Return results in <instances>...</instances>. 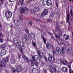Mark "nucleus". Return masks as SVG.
I'll use <instances>...</instances> for the list:
<instances>
[{"label":"nucleus","mask_w":73,"mask_h":73,"mask_svg":"<svg viewBox=\"0 0 73 73\" xmlns=\"http://www.w3.org/2000/svg\"><path fill=\"white\" fill-rule=\"evenodd\" d=\"M44 60L46 62H48V60H47V58L45 57H44Z\"/></svg>","instance_id":"obj_52"},{"label":"nucleus","mask_w":73,"mask_h":73,"mask_svg":"<svg viewBox=\"0 0 73 73\" xmlns=\"http://www.w3.org/2000/svg\"><path fill=\"white\" fill-rule=\"evenodd\" d=\"M14 40L15 42L14 44L16 45L17 46H19V48L20 49V46H21V44L19 43V41L16 38L14 39Z\"/></svg>","instance_id":"obj_3"},{"label":"nucleus","mask_w":73,"mask_h":73,"mask_svg":"<svg viewBox=\"0 0 73 73\" xmlns=\"http://www.w3.org/2000/svg\"><path fill=\"white\" fill-rule=\"evenodd\" d=\"M10 61L11 64H15L16 62V60L14 58H12L10 60Z\"/></svg>","instance_id":"obj_16"},{"label":"nucleus","mask_w":73,"mask_h":73,"mask_svg":"<svg viewBox=\"0 0 73 73\" xmlns=\"http://www.w3.org/2000/svg\"><path fill=\"white\" fill-rule=\"evenodd\" d=\"M34 62L36 66L37 67H38V63L37 62V61Z\"/></svg>","instance_id":"obj_32"},{"label":"nucleus","mask_w":73,"mask_h":73,"mask_svg":"<svg viewBox=\"0 0 73 73\" xmlns=\"http://www.w3.org/2000/svg\"><path fill=\"white\" fill-rule=\"evenodd\" d=\"M55 36L56 38H60V36H62V33H61L60 34H59L58 35V36H57L56 34H55Z\"/></svg>","instance_id":"obj_15"},{"label":"nucleus","mask_w":73,"mask_h":73,"mask_svg":"<svg viewBox=\"0 0 73 73\" xmlns=\"http://www.w3.org/2000/svg\"><path fill=\"white\" fill-rule=\"evenodd\" d=\"M36 51L37 52V53L39 55V58H42L43 57V56L41 55H40V50H37V48H36Z\"/></svg>","instance_id":"obj_12"},{"label":"nucleus","mask_w":73,"mask_h":73,"mask_svg":"<svg viewBox=\"0 0 73 73\" xmlns=\"http://www.w3.org/2000/svg\"><path fill=\"white\" fill-rule=\"evenodd\" d=\"M70 13L71 14V16H73V10H70Z\"/></svg>","instance_id":"obj_38"},{"label":"nucleus","mask_w":73,"mask_h":73,"mask_svg":"<svg viewBox=\"0 0 73 73\" xmlns=\"http://www.w3.org/2000/svg\"><path fill=\"white\" fill-rule=\"evenodd\" d=\"M29 24L30 25H32V22L30 21L29 22Z\"/></svg>","instance_id":"obj_50"},{"label":"nucleus","mask_w":73,"mask_h":73,"mask_svg":"<svg viewBox=\"0 0 73 73\" xmlns=\"http://www.w3.org/2000/svg\"><path fill=\"white\" fill-rule=\"evenodd\" d=\"M51 39H53L54 40H56L55 38H54V36H53L52 35L51 36Z\"/></svg>","instance_id":"obj_51"},{"label":"nucleus","mask_w":73,"mask_h":73,"mask_svg":"<svg viewBox=\"0 0 73 73\" xmlns=\"http://www.w3.org/2000/svg\"><path fill=\"white\" fill-rule=\"evenodd\" d=\"M31 66L32 67V66L35 65V63L33 62V60H31Z\"/></svg>","instance_id":"obj_29"},{"label":"nucleus","mask_w":73,"mask_h":73,"mask_svg":"<svg viewBox=\"0 0 73 73\" xmlns=\"http://www.w3.org/2000/svg\"><path fill=\"white\" fill-rule=\"evenodd\" d=\"M64 45H65V46H68V45H69V43H67V44H65Z\"/></svg>","instance_id":"obj_54"},{"label":"nucleus","mask_w":73,"mask_h":73,"mask_svg":"<svg viewBox=\"0 0 73 73\" xmlns=\"http://www.w3.org/2000/svg\"><path fill=\"white\" fill-rule=\"evenodd\" d=\"M32 58L34 62H35V61H37V60L35 58V57H34V56H32Z\"/></svg>","instance_id":"obj_33"},{"label":"nucleus","mask_w":73,"mask_h":73,"mask_svg":"<svg viewBox=\"0 0 73 73\" xmlns=\"http://www.w3.org/2000/svg\"><path fill=\"white\" fill-rule=\"evenodd\" d=\"M5 48V45L4 44H2L0 46V48L1 49H3Z\"/></svg>","instance_id":"obj_27"},{"label":"nucleus","mask_w":73,"mask_h":73,"mask_svg":"<svg viewBox=\"0 0 73 73\" xmlns=\"http://www.w3.org/2000/svg\"><path fill=\"white\" fill-rule=\"evenodd\" d=\"M25 48V44H24V43H23L22 46V49H24Z\"/></svg>","instance_id":"obj_42"},{"label":"nucleus","mask_w":73,"mask_h":73,"mask_svg":"<svg viewBox=\"0 0 73 73\" xmlns=\"http://www.w3.org/2000/svg\"><path fill=\"white\" fill-rule=\"evenodd\" d=\"M5 54H6V51L4 49H2L0 52V56H4Z\"/></svg>","instance_id":"obj_8"},{"label":"nucleus","mask_w":73,"mask_h":73,"mask_svg":"<svg viewBox=\"0 0 73 73\" xmlns=\"http://www.w3.org/2000/svg\"><path fill=\"white\" fill-rule=\"evenodd\" d=\"M43 35H44L45 36H46V33L45 32H44L43 33Z\"/></svg>","instance_id":"obj_63"},{"label":"nucleus","mask_w":73,"mask_h":73,"mask_svg":"<svg viewBox=\"0 0 73 73\" xmlns=\"http://www.w3.org/2000/svg\"><path fill=\"white\" fill-rule=\"evenodd\" d=\"M17 70L18 72H21L23 70V68H22L21 65H19L17 66Z\"/></svg>","instance_id":"obj_4"},{"label":"nucleus","mask_w":73,"mask_h":73,"mask_svg":"<svg viewBox=\"0 0 73 73\" xmlns=\"http://www.w3.org/2000/svg\"><path fill=\"white\" fill-rule=\"evenodd\" d=\"M25 31L27 33H29V30L28 29V28H26L25 29Z\"/></svg>","instance_id":"obj_31"},{"label":"nucleus","mask_w":73,"mask_h":73,"mask_svg":"<svg viewBox=\"0 0 73 73\" xmlns=\"http://www.w3.org/2000/svg\"><path fill=\"white\" fill-rule=\"evenodd\" d=\"M0 66L3 67H5V66H6V64H5L4 62L2 61L0 63Z\"/></svg>","instance_id":"obj_13"},{"label":"nucleus","mask_w":73,"mask_h":73,"mask_svg":"<svg viewBox=\"0 0 73 73\" xmlns=\"http://www.w3.org/2000/svg\"><path fill=\"white\" fill-rule=\"evenodd\" d=\"M1 2L0 5V6H1V4L3 3V0H1Z\"/></svg>","instance_id":"obj_57"},{"label":"nucleus","mask_w":73,"mask_h":73,"mask_svg":"<svg viewBox=\"0 0 73 73\" xmlns=\"http://www.w3.org/2000/svg\"><path fill=\"white\" fill-rule=\"evenodd\" d=\"M69 15H70V14L69 13L67 15L66 21L68 23H69V19H70V18H69Z\"/></svg>","instance_id":"obj_21"},{"label":"nucleus","mask_w":73,"mask_h":73,"mask_svg":"<svg viewBox=\"0 0 73 73\" xmlns=\"http://www.w3.org/2000/svg\"><path fill=\"white\" fill-rule=\"evenodd\" d=\"M59 24L58 22L57 21L56 22L55 24V26L56 27L55 29L57 32H61V29H60V28L59 27Z\"/></svg>","instance_id":"obj_2"},{"label":"nucleus","mask_w":73,"mask_h":73,"mask_svg":"<svg viewBox=\"0 0 73 73\" xmlns=\"http://www.w3.org/2000/svg\"><path fill=\"white\" fill-rule=\"evenodd\" d=\"M5 73H9V72L7 70H5Z\"/></svg>","instance_id":"obj_55"},{"label":"nucleus","mask_w":73,"mask_h":73,"mask_svg":"<svg viewBox=\"0 0 73 73\" xmlns=\"http://www.w3.org/2000/svg\"><path fill=\"white\" fill-rule=\"evenodd\" d=\"M48 0H43L42 2H48Z\"/></svg>","instance_id":"obj_60"},{"label":"nucleus","mask_w":73,"mask_h":73,"mask_svg":"<svg viewBox=\"0 0 73 73\" xmlns=\"http://www.w3.org/2000/svg\"><path fill=\"white\" fill-rule=\"evenodd\" d=\"M48 13V10L46 9H44V12L42 13L41 15L42 16H45V15H47Z\"/></svg>","instance_id":"obj_6"},{"label":"nucleus","mask_w":73,"mask_h":73,"mask_svg":"<svg viewBox=\"0 0 73 73\" xmlns=\"http://www.w3.org/2000/svg\"><path fill=\"white\" fill-rule=\"evenodd\" d=\"M16 36L17 37H20V35H19V33H17L16 34Z\"/></svg>","instance_id":"obj_44"},{"label":"nucleus","mask_w":73,"mask_h":73,"mask_svg":"<svg viewBox=\"0 0 73 73\" xmlns=\"http://www.w3.org/2000/svg\"><path fill=\"white\" fill-rule=\"evenodd\" d=\"M68 68H69V73H72V68H71V66L70 65H68Z\"/></svg>","instance_id":"obj_26"},{"label":"nucleus","mask_w":73,"mask_h":73,"mask_svg":"<svg viewBox=\"0 0 73 73\" xmlns=\"http://www.w3.org/2000/svg\"><path fill=\"white\" fill-rule=\"evenodd\" d=\"M56 7L57 8H58V3L57 2L56 3Z\"/></svg>","instance_id":"obj_58"},{"label":"nucleus","mask_w":73,"mask_h":73,"mask_svg":"<svg viewBox=\"0 0 73 73\" xmlns=\"http://www.w3.org/2000/svg\"><path fill=\"white\" fill-rule=\"evenodd\" d=\"M70 54L71 55V56H73V52H70Z\"/></svg>","instance_id":"obj_59"},{"label":"nucleus","mask_w":73,"mask_h":73,"mask_svg":"<svg viewBox=\"0 0 73 73\" xmlns=\"http://www.w3.org/2000/svg\"><path fill=\"white\" fill-rule=\"evenodd\" d=\"M47 5L48 6H52V1L50 0H48L47 2Z\"/></svg>","instance_id":"obj_14"},{"label":"nucleus","mask_w":73,"mask_h":73,"mask_svg":"<svg viewBox=\"0 0 73 73\" xmlns=\"http://www.w3.org/2000/svg\"><path fill=\"white\" fill-rule=\"evenodd\" d=\"M29 37L26 34H25L24 37H22L21 39H22L23 41L24 40V38L25 40L26 41H28V40H29Z\"/></svg>","instance_id":"obj_9"},{"label":"nucleus","mask_w":73,"mask_h":73,"mask_svg":"<svg viewBox=\"0 0 73 73\" xmlns=\"http://www.w3.org/2000/svg\"><path fill=\"white\" fill-rule=\"evenodd\" d=\"M17 6L16 5V7H15V11H16V10H17Z\"/></svg>","instance_id":"obj_56"},{"label":"nucleus","mask_w":73,"mask_h":73,"mask_svg":"<svg viewBox=\"0 0 73 73\" xmlns=\"http://www.w3.org/2000/svg\"><path fill=\"white\" fill-rule=\"evenodd\" d=\"M14 23H15V24L16 25L17 27H19L21 24V23L19 21H14Z\"/></svg>","instance_id":"obj_10"},{"label":"nucleus","mask_w":73,"mask_h":73,"mask_svg":"<svg viewBox=\"0 0 73 73\" xmlns=\"http://www.w3.org/2000/svg\"><path fill=\"white\" fill-rule=\"evenodd\" d=\"M72 49V47H70L67 50V52L68 53H69L70 51Z\"/></svg>","instance_id":"obj_22"},{"label":"nucleus","mask_w":73,"mask_h":73,"mask_svg":"<svg viewBox=\"0 0 73 73\" xmlns=\"http://www.w3.org/2000/svg\"><path fill=\"white\" fill-rule=\"evenodd\" d=\"M63 40V39H62L61 42L60 43V45H62L64 44V42H62V41H63V40Z\"/></svg>","instance_id":"obj_35"},{"label":"nucleus","mask_w":73,"mask_h":73,"mask_svg":"<svg viewBox=\"0 0 73 73\" xmlns=\"http://www.w3.org/2000/svg\"><path fill=\"white\" fill-rule=\"evenodd\" d=\"M52 52H53V54L54 56V54L55 53V50L54 48H52Z\"/></svg>","instance_id":"obj_39"},{"label":"nucleus","mask_w":73,"mask_h":73,"mask_svg":"<svg viewBox=\"0 0 73 73\" xmlns=\"http://www.w3.org/2000/svg\"><path fill=\"white\" fill-rule=\"evenodd\" d=\"M53 70L55 73L57 72V70H56V68H53Z\"/></svg>","instance_id":"obj_46"},{"label":"nucleus","mask_w":73,"mask_h":73,"mask_svg":"<svg viewBox=\"0 0 73 73\" xmlns=\"http://www.w3.org/2000/svg\"><path fill=\"white\" fill-rule=\"evenodd\" d=\"M65 63H64V65H68L69 64V62H68V61L66 60H64Z\"/></svg>","instance_id":"obj_25"},{"label":"nucleus","mask_w":73,"mask_h":73,"mask_svg":"<svg viewBox=\"0 0 73 73\" xmlns=\"http://www.w3.org/2000/svg\"><path fill=\"white\" fill-rule=\"evenodd\" d=\"M48 34H49V35H50V36H52V35L51 33H50L49 32H48Z\"/></svg>","instance_id":"obj_61"},{"label":"nucleus","mask_w":73,"mask_h":73,"mask_svg":"<svg viewBox=\"0 0 73 73\" xmlns=\"http://www.w3.org/2000/svg\"><path fill=\"white\" fill-rule=\"evenodd\" d=\"M69 36L68 35H67L66 36V38H65L66 40H69Z\"/></svg>","instance_id":"obj_36"},{"label":"nucleus","mask_w":73,"mask_h":73,"mask_svg":"<svg viewBox=\"0 0 73 73\" xmlns=\"http://www.w3.org/2000/svg\"><path fill=\"white\" fill-rule=\"evenodd\" d=\"M55 15V12L53 11L50 14V16L51 17H54V15Z\"/></svg>","instance_id":"obj_18"},{"label":"nucleus","mask_w":73,"mask_h":73,"mask_svg":"<svg viewBox=\"0 0 73 73\" xmlns=\"http://www.w3.org/2000/svg\"><path fill=\"white\" fill-rule=\"evenodd\" d=\"M30 36L31 38H33L35 37V36L34 34L32 33H30Z\"/></svg>","instance_id":"obj_19"},{"label":"nucleus","mask_w":73,"mask_h":73,"mask_svg":"<svg viewBox=\"0 0 73 73\" xmlns=\"http://www.w3.org/2000/svg\"><path fill=\"white\" fill-rule=\"evenodd\" d=\"M42 3L44 6V5H47V2H42Z\"/></svg>","instance_id":"obj_40"},{"label":"nucleus","mask_w":73,"mask_h":73,"mask_svg":"<svg viewBox=\"0 0 73 73\" xmlns=\"http://www.w3.org/2000/svg\"><path fill=\"white\" fill-rule=\"evenodd\" d=\"M52 57H49L48 58V60L50 62H51L52 61Z\"/></svg>","instance_id":"obj_41"},{"label":"nucleus","mask_w":73,"mask_h":73,"mask_svg":"<svg viewBox=\"0 0 73 73\" xmlns=\"http://www.w3.org/2000/svg\"><path fill=\"white\" fill-rule=\"evenodd\" d=\"M19 18L20 20L21 21V20H23V15H21V14H20L19 15Z\"/></svg>","instance_id":"obj_24"},{"label":"nucleus","mask_w":73,"mask_h":73,"mask_svg":"<svg viewBox=\"0 0 73 73\" xmlns=\"http://www.w3.org/2000/svg\"><path fill=\"white\" fill-rule=\"evenodd\" d=\"M33 46H35V48H36V49H37V50H38V48H37V46H36V43H35L34 42L33 43Z\"/></svg>","instance_id":"obj_37"},{"label":"nucleus","mask_w":73,"mask_h":73,"mask_svg":"<svg viewBox=\"0 0 73 73\" xmlns=\"http://www.w3.org/2000/svg\"><path fill=\"white\" fill-rule=\"evenodd\" d=\"M0 42L2 43L3 42V40L0 39Z\"/></svg>","instance_id":"obj_53"},{"label":"nucleus","mask_w":73,"mask_h":73,"mask_svg":"<svg viewBox=\"0 0 73 73\" xmlns=\"http://www.w3.org/2000/svg\"><path fill=\"white\" fill-rule=\"evenodd\" d=\"M62 51L60 50V48L59 47H57L55 49L56 52L55 54L56 55H60L61 53V52H62V54H64V47L63 46L62 47Z\"/></svg>","instance_id":"obj_1"},{"label":"nucleus","mask_w":73,"mask_h":73,"mask_svg":"<svg viewBox=\"0 0 73 73\" xmlns=\"http://www.w3.org/2000/svg\"><path fill=\"white\" fill-rule=\"evenodd\" d=\"M72 40H73V32H72Z\"/></svg>","instance_id":"obj_64"},{"label":"nucleus","mask_w":73,"mask_h":73,"mask_svg":"<svg viewBox=\"0 0 73 73\" xmlns=\"http://www.w3.org/2000/svg\"><path fill=\"white\" fill-rule=\"evenodd\" d=\"M38 73V70H37L36 69H33L32 70V73Z\"/></svg>","instance_id":"obj_17"},{"label":"nucleus","mask_w":73,"mask_h":73,"mask_svg":"<svg viewBox=\"0 0 73 73\" xmlns=\"http://www.w3.org/2000/svg\"><path fill=\"white\" fill-rule=\"evenodd\" d=\"M22 57L24 59V60H25V59H26V60H28V58H27V56H26L23 55H22Z\"/></svg>","instance_id":"obj_28"},{"label":"nucleus","mask_w":73,"mask_h":73,"mask_svg":"<svg viewBox=\"0 0 73 73\" xmlns=\"http://www.w3.org/2000/svg\"><path fill=\"white\" fill-rule=\"evenodd\" d=\"M4 61L5 62H7L8 61H9V59H8V57H7L6 58L4 59Z\"/></svg>","instance_id":"obj_23"},{"label":"nucleus","mask_w":73,"mask_h":73,"mask_svg":"<svg viewBox=\"0 0 73 73\" xmlns=\"http://www.w3.org/2000/svg\"><path fill=\"white\" fill-rule=\"evenodd\" d=\"M64 67H63L61 69L64 72Z\"/></svg>","instance_id":"obj_62"},{"label":"nucleus","mask_w":73,"mask_h":73,"mask_svg":"<svg viewBox=\"0 0 73 73\" xmlns=\"http://www.w3.org/2000/svg\"><path fill=\"white\" fill-rule=\"evenodd\" d=\"M34 20L37 21H41V20L40 19H34Z\"/></svg>","instance_id":"obj_45"},{"label":"nucleus","mask_w":73,"mask_h":73,"mask_svg":"<svg viewBox=\"0 0 73 73\" xmlns=\"http://www.w3.org/2000/svg\"><path fill=\"white\" fill-rule=\"evenodd\" d=\"M42 38L43 40L44 44H46V40L45 38H44V36H42Z\"/></svg>","instance_id":"obj_30"},{"label":"nucleus","mask_w":73,"mask_h":73,"mask_svg":"<svg viewBox=\"0 0 73 73\" xmlns=\"http://www.w3.org/2000/svg\"><path fill=\"white\" fill-rule=\"evenodd\" d=\"M48 55L49 56L48 57H52V55H50V53H49Z\"/></svg>","instance_id":"obj_47"},{"label":"nucleus","mask_w":73,"mask_h":73,"mask_svg":"<svg viewBox=\"0 0 73 73\" xmlns=\"http://www.w3.org/2000/svg\"><path fill=\"white\" fill-rule=\"evenodd\" d=\"M16 70L14 68H13L12 73H16Z\"/></svg>","instance_id":"obj_34"},{"label":"nucleus","mask_w":73,"mask_h":73,"mask_svg":"<svg viewBox=\"0 0 73 73\" xmlns=\"http://www.w3.org/2000/svg\"><path fill=\"white\" fill-rule=\"evenodd\" d=\"M5 15L7 18H10L12 16V13L10 11H8V13H5Z\"/></svg>","instance_id":"obj_5"},{"label":"nucleus","mask_w":73,"mask_h":73,"mask_svg":"<svg viewBox=\"0 0 73 73\" xmlns=\"http://www.w3.org/2000/svg\"><path fill=\"white\" fill-rule=\"evenodd\" d=\"M23 3H24V0H22L21 2V4L22 5H23Z\"/></svg>","instance_id":"obj_48"},{"label":"nucleus","mask_w":73,"mask_h":73,"mask_svg":"<svg viewBox=\"0 0 73 73\" xmlns=\"http://www.w3.org/2000/svg\"><path fill=\"white\" fill-rule=\"evenodd\" d=\"M20 12L21 14L25 12V9H24V8L22 7L21 9L20 10Z\"/></svg>","instance_id":"obj_20"},{"label":"nucleus","mask_w":73,"mask_h":73,"mask_svg":"<svg viewBox=\"0 0 73 73\" xmlns=\"http://www.w3.org/2000/svg\"><path fill=\"white\" fill-rule=\"evenodd\" d=\"M46 48L47 49H50L52 48L51 44L49 42H47L46 43Z\"/></svg>","instance_id":"obj_7"},{"label":"nucleus","mask_w":73,"mask_h":73,"mask_svg":"<svg viewBox=\"0 0 73 73\" xmlns=\"http://www.w3.org/2000/svg\"><path fill=\"white\" fill-rule=\"evenodd\" d=\"M47 22H49L50 21H52V20L51 19H48L47 20Z\"/></svg>","instance_id":"obj_49"},{"label":"nucleus","mask_w":73,"mask_h":73,"mask_svg":"<svg viewBox=\"0 0 73 73\" xmlns=\"http://www.w3.org/2000/svg\"><path fill=\"white\" fill-rule=\"evenodd\" d=\"M33 11L35 13H37L40 11V8L38 7H35L33 9Z\"/></svg>","instance_id":"obj_11"},{"label":"nucleus","mask_w":73,"mask_h":73,"mask_svg":"<svg viewBox=\"0 0 73 73\" xmlns=\"http://www.w3.org/2000/svg\"><path fill=\"white\" fill-rule=\"evenodd\" d=\"M64 68H66L65 69V70L64 71V72H68V68H66V67H64Z\"/></svg>","instance_id":"obj_43"}]
</instances>
